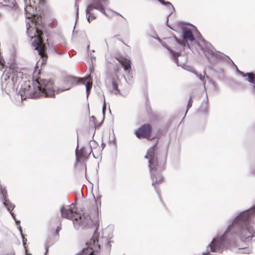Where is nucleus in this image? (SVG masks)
Here are the masks:
<instances>
[{"label":"nucleus","mask_w":255,"mask_h":255,"mask_svg":"<svg viewBox=\"0 0 255 255\" xmlns=\"http://www.w3.org/2000/svg\"><path fill=\"white\" fill-rule=\"evenodd\" d=\"M19 93L22 100L27 98H37L41 97L53 98L55 89L52 81L40 78L25 82L21 87Z\"/></svg>","instance_id":"nucleus-1"},{"label":"nucleus","mask_w":255,"mask_h":255,"mask_svg":"<svg viewBox=\"0 0 255 255\" xmlns=\"http://www.w3.org/2000/svg\"><path fill=\"white\" fill-rule=\"evenodd\" d=\"M32 25L27 23L26 24L27 33L28 36L31 38H34L32 42V45L35 47V49L37 50L39 54L44 57L46 56L45 54V45L43 42L42 36L43 34L42 29L43 25L41 20V18L37 17L34 21H31Z\"/></svg>","instance_id":"nucleus-2"},{"label":"nucleus","mask_w":255,"mask_h":255,"mask_svg":"<svg viewBox=\"0 0 255 255\" xmlns=\"http://www.w3.org/2000/svg\"><path fill=\"white\" fill-rule=\"evenodd\" d=\"M255 210V209H253L242 212L234 219L233 222L232 226H242L240 235L243 241H250L255 233V230L253 227H250L251 219L255 218V213H254Z\"/></svg>","instance_id":"nucleus-3"},{"label":"nucleus","mask_w":255,"mask_h":255,"mask_svg":"<svg viewBox=\"0 0 255 255\" xmlns=\"http://www.w3.org/2000/svg\"><path fill=\"white\" fill-rule=\"evenodd\" d=\"M94 224V221L88 214H83L80 216L77 215L73 221V225L77 229L90 228L93 227Z\"/></svg>","instance_id":"nucleus-4"},{"label":"nucleus","mask_w":255,"mask_h":255,"mask_svg":"<svg viewBox=\"0 0 255 255\" xmlns=\"http://www.w3.org/2000/svg\"><path fill=\"white\" fill-rule=\"evenodd\" d=\"M89 77L85 78H78L72 76H67L63 80V86L61 88V91L69 90L72 87L78 84H85L86 81L89 79Z\"/></svg>","instance_id":"nucleus-5"},{"label":"nucleus","mask_w":255,"mask_h":255,"mask_svg":"<svg viewBox=\"0 0 255 255\" xmlns=\"http://www.w3.org/2000/svg\"><path fill=\"white\" fill-rule=\"evenodd\" d=\"M144 159L147 160L151 171H156L158 168L157 155L155 152V145L150 147L147 151Z\"/></svg>","instance_id":"nucleus-6"},{"label":"nucleus","mask_w":255,"mask_h":255,"mask_svg":"<svg viewBox=\"0 0 255 255\" xmlns=\"http://www.w3.org/2000/svg\"><path fill=\"white\" fill-rule=\"evenodd\" d=\"M93 3L87 7L86 11L87 15L88 16V21L90 22L91 20L94 19L95 17L93 16L92 14L90 12L93 8L96 9L100 11L103 13H105V10L103 7L102 2L106 0H92Z\"/></svg>","instance_id":"nucleus-7"},{"label":"nucleus","mask_w":255,"mask_h":255,"mask_svg":"<svg viewBox=\"0 0 255 255\" xmlns=\"http://www.w3.org/2000/svg\"><path fill=\"white\" fill-rule=\"evenodd\" d=\"M156 128H138L135 132L136 136L138 138L151 139L156 135Z\"/></svg>","instance_id":"nucleus-8"},{"label":"nucleus","mask_w":255,"mask_h":255,"mask_svg":"<svg viewBox=\"0 0 255 255\" xmlns=\"http://www.w3.org/2000/svg\"><path fill=\"white\" fill-rule=\"evenodd\" d=\"M77 209L76 208L74 204H71L69 206L65 207L63 206L60 208L61 215L63 217L73 220L76 217L77 214L76 213Z\"/></svg>","instance_id":"nucleus-9"},{"label":"nucleus","mask_w":255,"mask_h":255,"mask_svg":"<svg viewBox=\"0 0 255 255\" xmlns=\"http://www.w3.org/2000/svg\"><path fill=\"white\" fill-rule=\"evenodd\" d=\"M223 235L221 238L218 239H214L211 243L207 247V251L212 252H219L222 250L225 246V237L226 235Z\"/></svg>","instance_id":"nucleus-10"},{"label":"nucleus","mask_w":255,"mask_h":255,"mask_svg":"<svg viewBox=\"0 0 255 255\" xmlns=\"http://www.w3.org/2000/svg\"><path fill=\"white\" fill-rule=\"evenodd\" d=\"M88 247L84 248L80 255H94V252L97 251L100 246L98 245V241L96 238L91 239L90 241L87 243Z\"/></svg>","instance_id":"nucleus-11"},{"label":"nucleus","mask_w":255,"mask_h":255,"mask_svg":"<svg viewBox=\"0 0 255 255\" xmlns=\"http://www.w3.org/2000/svg\"><path fill=\"white\" fill-rule=\"evenodd\" d=\"M17 69L15 66L11 64L9 67H6L4 71L3 76L5 80L11 79L14 82L17 78Z\"/></svg>","instance_id":"nucleus-12"},{"label":"nucleus","mask_w":255,"mask_h":255,"mask_svg":"<svg viewBox=\"0 0 255 255\" xmlns=\"http://www.w3.org/2000/svg\"><path fill=\"white\" fill-rule=\"evenodd\" d=\"M183 36L184 40H180L176 38V41L181 47V49H184L187 41H193L194 40V36L192 31L189 29L185 30L183 31Z\"/></svg>","instance_id":"nucleus-13"},{"label":"nucleus","mask_w":255,"mask_h":255,"mask_svg":"<svg viewBox=\"0 0 255 255\" xmlns=\"http://www.w3.org/2000/svg\"><path fill=\"white\" fill-rule=\"evenodd\" d=\"M89 149L91 151L94 158H98L101 154L103 148L94 140H91L89 142Z\"/></svg>","instance_id":"nucleus-14"},{"label":"nucleus","mask_w":255,"mask_h":255,"mask_svg":"<svg viewBox=\"0 0 255 255\" xmlns=\"http://www.w3.org/2000/svg\"><path fill=\"white\" fill-rule=\"evenodd\" d=\"M1 192L4 199L3 203L4 206H5L7 208V210L9 211L10 214L11 215L15 222V223L17 225L18 223H19L20 221L16 219L14 213L12 212V210L14 207V205L10 203L8 200L6 199V192L4 189H1Z\"/></svg>","instance_id":"nucleus-15"},{"label":"nucleus","mask_w":255,"mask_h":255,"mask_svg":"<svg viewBox=\"0 0 255 255\" xmlns=\"http://www.w3.org/2000/svg\"><path fill=\"white\" fill-rule=\"evenodd\" d=\"M91 153V151L89 147H83L79 152L76 150L77 160L79 161H83L88 157Z\"/></svg>","instance_id":"nucleus-16"},{"label":"nucleus","mask_w":255,"mask_h":255,"mask_svg":"<svg viewBox=\"0 0 255 255\" xmlns=\"http://www.w3.org/2000/svg\"><path fill=\"white\" fill-rule=\"evenodd\" d=\"M117 59L124 67L125 70H128L130 69L131 66L130 61L129 60L123 57H120Z\"/></svg>","instance_id":"nucleus-17"},{"label":"nucleus","mask_w":255,"mask_h":255,"mask_svg":"<svg viewBox=\"0 0 255 255\" xmlns=\"http://www.w3.org/2000/svg\"><path fill=\"white\" fill-rule=\"evenodd\" d=\"M238 73L243 76V77H247V80L252 83H255V75L252 73H244L243 72L238 70Z\"/></svg>","instance_id":"nucleus-18"},{"label":"nucleus","mask_w":255,"mask_h":255,"mask_svg":"<svg viewBox=\"0 0 255 255\" xmlns=\"http://www.w3.org/2000/svg\"><path fill=\"white\" fill-rule=\"evenodd\" d=\"M152 184L154 187L156 185L159 184L162 180V177L160 174L152 173Z\"/></svg>","instance_id":"nucleus-19"},{"label":"nucleus","mask_w":255,"mask_h":255,"mask_svg":"<svg viewBox=\"0 0 255 255\" xmlns=\"http://www.w3.org/2000/svg\"><path fill=\"white\" fill-rule=\"evenodd\" d=\"M31 9L33 10V7L31 5H26L25 7V14L26 16L28 18H30L31 17L33 16L34 15V14L32 12H30L28 11V10H30Z\"/></svg>","instance_id":"nucleus-20"},{"label":"nucleus","mask_w":255,"mask_h":255,"mask_svg":"<svg viewBox=\"0 0 255 255\" xmlns=\"http://www.w3.org/2000/svg\"><path fill=\"white\" fill-rule=\"evenodd\" d=\"M251 252V249L248 248H239V253L242 254H250Z\"/></svg>","instance_id":"nucleus-21"},{"label":"nucleus","mask_w":255,"mask_h":255,"mask_svg":"<svg viewBox=\"0 0 255 255\" xmlns=\"http://www.w3.org/2000/svg\"><path fill=\"white\" fill-rule=\"evenodd\" d=\"M92 84L93 83L91 79H89V80L86 82V92L87 95L89 94V91L92 88Z\"/></svg>","instance_id":"nucleus-22"},{"label":"nucleus","mask_w":255,"mask_h":255,"mask_svg":"<svg viewBox=\"0 0 255 255\" xmlns=\"http://www.w3.org/2000/svg\"><path fill=\"white\" fill-rule=\"evenodd\" d=\"M113 89L114 92L115 94H118L120 93V91L118 89V85L115 82H113L112 83Z\"/></svg>","instance_id":"nucleus-23"},{"label":"nucleus","mask_w":255,"mask_h":255,"mask_svg":"<svg viewBox=\"0 0 255 255\" xmlns=\"http://www.w3.org/2000/svg\"><path fill=\"white\" fill-rule=\"evenodd\" d=\"M17 229L18 230H19V232H20V234L22 237V241H23V245L24 246V245L25 244V242L26 241V239H25L22 234V229H21V227H20V226H18L17 227Z\"/></svg>","instance_id":"nucleus-24"},{"label":"nucleus","mask_w":255,"mask_h":255,"mask_svg":"<svg viewBox=\"0 0 255 255\" xmlns=\"http://www.w3.org/2000/svg\"><path fill=\"white\" fill-rule=\"evenodd\" d=\"M101 196H99V197H97V199L96 200L97 204H99L100 206L101 205Z\"/></svg>","instance_id":"nucleus-25"},{"label":"nucleus","mask_w":255,"mask_h":255,"mask_svg":"<svg viewBox=\"0 0 255 255\" xmlns=\"http://www.w3.org/2000/svg\"><path fill=\"white\" fill-rule=\"evenodd\" d=\"M192 103H193L192 98V97H190V98L189 100V102H188V108H189L190 107H191L192 106Z\"/></svg>","instance_id":"nucleus-26"},{"label":"nucleus","mask_w":255,"mask_h":255,"mask_svg":"<svg viewBox=\"0 0 255 255\" xmlns=\"http://www.w3.org/2000/svg\"><path fill=\"white\" fill-rule=\"evenodd\" d=\"M4 64H5V62H4V60L0 57V64L2 66L1 68H4Z\"/></svg>","instance_id":"nucleus-27"},{"label":"nucleus","mask_w":255,"mask_h":255,"mask_svg":"<svg viewBox=\"0 0 255 255\" xmlns=\"http://www.w3.org/2000/svg\"><path fill=\"white\" fill-rule=\"evenodd\" d=\"M38 3L41 4H44L45 2V0H38Z\"/></svg>","instance_id":"nucleus-28"},{"label":"nucleus","mask_w":255,"mask_h":255,"mask_svg":"<svg viewBox=\"0 0 255 255\" xmlns=\"http://www.w3.org/2000/svg\"><path fill=\"white\" fill-rule=\"evenodd\" d=\"M95 132V130H92V131H91V137H92L93 136H94V134Z\"/></svg>","instance_id":"nucleus-29"},{"label":"nucleus","mask_w":255,"mask_h":255,"mask_svg":"<svg viewBox=\"0 0 255 255\" xmlns=\"http://www.w3.org/2000/svg\"><path fill=\"white\" fill-rule=\"evenodd\" d=\"M141 128H150V127L148 125H143Z\"/></svg>","instance_id":"nucleus-30"},{"label":"nucleus","mask_w":255,"mask_h":255,"mask_svg":"<svg viewBox=\"0 0 255 255\" xmlns=\"http://www.w3.org/2000/svg\"><path fill=\"white\" fill-rule=\"evenodd\" d=\"M159 1L164 4H165V2L163 0H159Z\"/></svg>","instance_id":"nucleus-31"},{"label":"nucleus","mask_w":255,"mask_h":255,"mask_svg":"<svg viewBox=\"0 0 255 255\" xmlns=\"http://www.w3.org/2000/svg\"><path fill=\"white\" fill-rule=\"evenodd\" d=\"M99 126H100V125H98L95 123V128H98Z\"/></svg>","instance_id":"nucleus-32"},{"label":"nucleus","mask_w":255,"mask_h":255,"mask_svg":"<svg viewBox=\"0 0 255 255\" xmlns=\"http://www.w3.org/2000/svg\"><path fill=\"white\" fill-rule=\"evenodd\" d=\"M203 255H210V254H207V253H204V254H203Z\"/></svg>","instance_id":"nucleus-33"},{"label":"nucleus","mask_w":255,"mask_h":255,"mask_svg":"<svg viewBox=\"0 0 255 255\" xmlns=\"http://www.w3.org/2000/svg\"><path fill=\"white\" fill-rule=\"evenodd\" d=\"M174 55H175V56H178L179 55V54H178V52H176V53Z\"/></svg>","instance_id":"nucleus-34"}]
</instances>
